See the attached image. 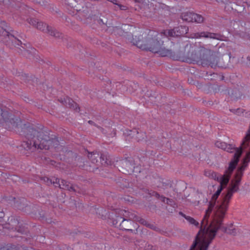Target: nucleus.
<instances>
[{
    "label": "nucleus",
    "instance_id": "nucleus-1",
    "mask_svg": "<svg viewBox=\"0 0 250 250\" xmlns=\"http://www.w3.org/2000/svg\"><path fill=\"white\" fill-rule=\"evenodd\" d=\"M243 172L241 170H237L235 174L234 178L232 179L229 186L228 189V192L221 203H217L215 208V217L210 228L207 230V235L210 237V241L207 242L202 249L199 250H206L212 240L215 237L218 229L222 230L223 232L230 234H233L235 229H228L227 228L222 226V222L225 214L228 208V207L233 193L239 190V186L240 184Z\"/></svg>",
    "mask_w": 250,
    "mask_h": 250
},
{
    "label": "nucleus",
    "instance_id": "nucleus-2",
    "mask_svg": "<svg viewBox=\"0 0 250 250\" xmlns=\"http://www.w3.org/2000/svg\"><path fill=\"white\" fill-rule=\"evenodd\" d=\"M161 35L154 32L150 31L146 35L140 31L134 32L131 38H128L129 41L138 48L158 54L161 57H171V50L163 46V42L160 40Z\"/></svg>",
    "mask_w": 250,
    "mask_h": 250
},
{
    "label": "nucleus",
    "instance_id": "nucleus-3",
    "mask_svg": "<svg viewBox=\"0 0 250 250\" xmlns=\"http://www.w3.org/2000/svg\"><path fill=\"white\" fill-rule=\"evenodd\" d=\"M219 196L216 195L215 193L212 195L211 201L209 202V206L208 209L206 211L204 217L202 220L201 224V229L197 234L196 238L191 246L189 250H199L202 249L203 247L206 244L207 242L210 241V237L207 235V230L210 228V226L214 220L215 217V212L216 209L214 208V213L213 220L209 227L207 228L208 224V219L210 213L214 208L216 204V201ZM216 207V206L215 207ZM208 246L206 250H207Z\"/></svg>",
    "mask_w": 250,
    "mask_h": 250
},
{
    "label": "nucleus",
    "instance_id": "nucleus-4",
    "mask_svg": "<svg viewBox=\"0 0 250 250\" xmlns=\"http://www.w3.org/2000/svg\"><path fill=\"white\" fill-rule=\"evenodd\" d=\"M219 196L216 195L215 193L212 195L211 201L209 202V206L208 209L206 211L204 217L202 220L201 224V229L197 234L196 238L191 246L189 250H199L202 249L203 247L206 244L207 242L210 241V237L207 235V230L210 228V226L214 220L215 217V212L216 209L214 208V213L213 220L209 227L207 228L208 224V219L210 213L214 208L216 204V201ZM216 207V206L215 207ZM208 246L206 250H207Z\"/></svg>",
    "mask_w": 250,
    "mask_h": 250
},
{
    "label": "nucleus",
    "instance_id": "nucleus-5",
    "mask_svg": "<svg viewBox=\"0 0 250 250\" xmlns=\"http://www.w3.org/2000/svg\"><path fill=\"white\" fill-rule=\"evenodd\" d=\"M26 137L28 141L22 144L25 149L33 151L36 149H48L49 144L53 141L48 139V135L43 131H38L33 128L27 129Z\"/></svg>",
    "mask_w": 250,
    "mask_h": 250
},
{
    "label": "nucleus",
    "instance_id": "nucleus-6",
    "mask_svg": "<svg viewBox=\"0 0 250 250\" xmlns=\"http://www.w3.org/2000/svg\"><path fill=\"white\" fill-rule=\"evenodd\" d=\"M239 154L240 155V153ZM239 154H236L234 156V159L231 160L229 162L228 168L226 170L225 173L223 175H219L214 172H212L211 176L214 180L219 182L220 185H224L226 186L228 184L230 175L238 164Z\"/></svg>",
    "mask_w": 250,
    "mask_h": 250
},
{
    "label": "nucleus",
    "instance_id": "nucleus-7",
    "mask_svg": "<svg viewBox=\"0 0 250 250\" xmlns=\"http://www.w3.org/2000/svg\"><path fill=\"white\" fill-rule=\"evenodd\" d=\"M20 122L19 118H15L12 114L0 108V125H5L9 128H16Z\"/></svg>",
    "mask_w": 250,
    "mask_h": 250
},
{
    "label": "nucleus",
    "instance_id": "nucleus-8",
    "mask_svg": "<svg viewBox=\"0 0 250 250\" xmlns=\"http://www.w3.org/2000/svg\"><path fill=\"white\" fill-rule=\"evenodd\" d=\"M215 145L217 147L220 148L222 149L226 150L227 151H228L229 152L232 153V152H234L235 153L233 155V158L232 160L234 159V156H235L236 154L238 155V154L240 153V155L239 154V156L238 157V160H239V158L242 154L241 147H240V148L236 147L235 146H234L233 145L227 144L226 143L220 141H217L215 143Z\"/></svg>",
    "mask_w": 250,
    "mask_h": 250
},
{
    "label": "nucleus",
    "instance_id": "nucleus-9",
    "mask_svg": "<svg viewBox=\"0 0 250 250\" xmlns=\"http://www.w3.org/2000/svg\"><path fill=\"white\" fill-rule=\"evenodd\" d=\"M21 48L22 49L20 48V49L22 52H25V54L31 53L29 57L32 61L38 62L41 61L40 57L39 56L36 49L30 47V45L24 44L23 46H21Z\"/></svg>",
    "mask_w": 250,
    "mask_h": 250
},
{
    "label": "nucleus",
    "instance_id": "nucleus-10",
    "mask_svg": "<svg viewBox=\"0 0 250 250\" xmlns=\"http://www.w3.org/2000/svg\"><path fill=\"white\" fill-rule=\"evenodd\" d=\"M134 161L132 158L125 159L122 162V167L123 172L130 174L134 171L135 167Z\"/></svg>",
    "mask_w": 250,
    "mask_h": 250
},
{
    "label": "nucleus",
    "instance_id": "nucleus-11",
    "mask_svg": "<svg viewBox=\"0 0 250 250\" xmlns=\"http://www.w3.org/2000/svg\"><path fill=\"white\" fill-rule=\"evenodd\" d=\"M53 185L55 187L58 186L60 188L68 190L70 191H75L76 189L73 185L64 180H62L61 184L60 183V180L58 178L55 179V182H53Z\"/></svg>",
    "mask_w": 250,
    "mask_h": 250
},
{
    "label": "nucleus",
    "instance_id": "nucleus-12",
    "mask_svg": "<svg viewBox=\"0 0 250 250\" xmlns=\"http://www.w3.org/2000/svg\"><path fill=\"white\" fill-rule=\"evenodd\" d=\"M0 35H1L4 37V39L6 42H11L15 46H19L21 44V42L20 41L16 39L14 36H13L11 34H9L5 29H2L0 31Z\"/></svg>",
    "mask_w": 250,
    "mask_h": 250
},
{
    "label": "nucleus",
    "instance_id": "nucleus-13",
    "mask_svg": "<svg viewBox=\"0 0 250 250\" xmlns=\"http://www.w3.org/2000/svg\"><path fill=\"white\" fill-rule=\"evenodd\" d=\"M62 103L66 106L72 107L77 111H79L80 108L77 104L68 97L64 98L63 100L62 101Z\"/></svg>",
    "mask_w": 250,
    "mask_h": 250
},
{
    "label": "nucleus",
    "instance_id": "nucleus-14",
    "mask_svg": "<svg viewBox=\"0 0 250 250\" xmlns=\"http://www.w3.org/2000/svg\"><path fill=\"white\" fill-rule=\"evenodd\" d=\"M134 224L133 222L124 218L120 223V227L123 229L132 231L133 230L131 229V226Z\"/></svg>",
    "mask_w": 250,
    "mask_h": 250
},
{
    "label": "nucleus",
    "instance_id": "nucleus-15",
    "mask_svg": "<svg viewBox=\"0 0 250 250\" xmlns=\"http://www.w3.org/2000/svg\"><path fill=\"white\" fill-rule=\"evenodd\" d=\"M121 214L123 215V219L125 218L128 220H134L135 221L137 218V215L134 212H130L126 210H121Z\"/></svg>",
    "mask_w": 250,
    "mask_h": 250
},
{
    "label": "nucleus",
    "instance_id": "nucleus-16",
    "mask_svg": "<svg viewBox=\"0 0 250 250\" xmlns=\"http://www.w3.org/2000/svg\"><path fill=\"white\" fill-rule=\"evenodd\" d=\"M28 22L30 24H32L33 26H36L37 28L39 29L40 30H45L46 24L42 22H39L35 19H32L28 21Z\"/></svg>",
    "mask_w": 250,
    "mask_h": 250
},
{
    "label": "nucleus",
    "instance_id": "nucleus-17",
    "mask_svg": "<svg viewBox=\"0 0 250 250\" xmlns=\"http://www.w3.org/2000/svg\"><path fill=\"white\" fill-rule=\"evenodd\" d=\"M149 194L151 196H155L157 198L159 199L162 202L166 203L167 204L171 205V203H172V201L171 199L166 198L163 196H160L157 192H156L155 191H151V192L149 193Z\"/></svg>",
    "mask_w": 250,
    "mask_h": 250
},
{
    "label": "nucleus",
    "instance_id": "nucleus-18",
    "mask_svg": "<svg viewBox=\"0 0 250 250\" xmlns=\"http://www.w3.org/2000/svg\"><path fill=\"white\" fill-rule=\"evenodd\" d=\"M164 34L166 36L168 37L179 36L182 35V34L181 33V32H179V31L177 30V28L165 31L164 32Z\"/></svg>",
    "mask_w": 250,
    "mask_h": 250
},
{
    "label": "nucleus",
    "instance_id": "nucleus-19",
    "mask_svg": "<svg viewBox=\"0 0 250 250\" xmlns=\"http://www.w3.org/2000/svg\"><path fill=\"white\" fill-rule=\"evenodd\" d=\"M179 214L184 217L190 224L194 225L196 226H198L199 225V223L193 218L185 215L182 212H179Z\"/></svg>",
    "mask_w": 250,
    "mask_h": 250
},
{
    "label": "nucleus",
    "instance_id": "nucleus-20",
    "mask_svg": "<svg viewBox=\"0 0 250 250\" xmlns=\"http://www.w3.org/2000/svg\"><path fill=\"white\" fill-rule=\"evenodd\" d=\"M192 16V21L191 22H195L197 23H201L203 21V18L200 15L193 13V15H189Z\"/></svg>",
    "mask_w": 250,
    "mask_h": 250
},
{
    "label": "nucleus",
    "instance_id": "nucleus-21",
    "mask_svg": "<svg viewBox=\"0 0 250 250\" xmlns=\"http://www.w3.org/2000/svg\"><path fill=\"white\" fill-rule=\"evenodd\" d=\"M189 15H193V13L191 12H186L183 13L182 15V18L184 21L191 22L192 21V16H189Z\"/></svg>",
    "mask_w": 250,
    "mask_h": 250
},
{
    "label": "nucleus",
    "instance_id": "nucleus-22",
    "mask_svg": "<svg viewBox=\"0 0 250 250\" xmlns=\"http://www.w3.org/2000/svg\"><path fill=\"white\" fill-rule=\"evenodd\" d=\"M99 155L97 152H93L91 153H89L88 155V158L91 160L93 163H95L97 162V158L99 157Z\"/></svg>",
    "mask_w": 250,
    "mask_h": 250
},
{
    "label": "nucleus",
    "instance_id": "nucleus-23",
    "mask_svg": "<svg viewBox=\"0 0 250 250\" xmlns=\"http://www.w3.org/2000/svg\"><path fill=\"white\" fill-rule=\"evenodd\" d=\"M210 67L212 68H216V67L221 68H227L228 67V64L225 63H210Z\"/></svg>",
    "mask_w": 250,
    "mask_h": 250
},
{
    "label": "nucleus",
    "instance_id": "nucleus-24",
    "mask_svg": "<svg viewBox=\"0 0 250 250\" xmlns=\"http://www.w3.org/2000/svg\"><path fill=\"white\" fill-rule=\"evenodd\" d=\"M200 37L210 38L212 39H218L215 34L210 33H202Z\"/></svg>",
    "mask_w": 250,
    "mask_h": 250
},
{
    "label": "nucleus",
    "instance_id": "nucleus-25",
    "mask_svg": "<svg viewBox=\"0 0 250 250\" xmlns=\"http://www.w3.org/2000/svg\"><path fill=\"white\" fill-rule=\"evenodd\" d=\"M55 178H53V179H49L48 177H44L43 180L47 185H50L52 184L53 185V182H55Z\"/></svg>",
    "mask_w": 250,
    "mask_h": 250
},
{
    "label": "nucleus",
    "instance_id": "nucleus-26",
    "mask_svg": "<svg viewBox=\"0 0 250 250\" xmlns=\"http://www.w3.org/2000/svg\"><path fill=\"white\" fill-rule=\"evenodd\" d=\"M135 221H138L140 222L141 224H143L144 225L148 226L150 228L151 227L150 225L147 224L146 221L145 219L141 218L140 217L138 216H137Z\"/></svg>",
    "mask_w": 250,
    "mask_h": 250
},
{
    "label": "nucleus",
    "instance_id": "nucleus-27",
    "mask_svg": "<svg viewBox=\"0 0 250 250\" xmlns=\"http://www.w3.org/2000/svg\"><path fill=\"white\" fill-rule=\"evenodd\" d=\"M101 161L102 163L103 164L104 163L107 164V155L104 154H101L100 156Z\"/></svg>",
    "mask_w": 250,
    "mask_h": 250
},
{
    "label": "nucleus",
    "instance_id": "nucleus-28",
    "mask_svg": "<svg viewBox=\"0 0 250 250\" xmlns=\"http://www.w3.org/2000/svg\"><path fill=\"white\" fill-rule=\"evenodd\" d=\"M224 186H225L224 185H220L219 187L218 188L217 190L216 191V192H215V194L216 195L219 196L220 195L221 191L222 190L223 188H224Z\"/></svg>",
    "mask_w": 250,
    "mask_h": 250
},
{
    "label": "nucleus",
    "instance_id": "nucleus-29",
    "mask_svg": "<svg viewBox=\"0 0 250 250\" xmlns=\"http://www.w3.org/2000/svg\"><path fill=\"white\" fill-rule=\"evenodd\" d=\"M129 132L130 133H129V135H132L134 136L135 135H139V133L137 130H130Z\"/></svg>",
    "mask_w": 250,
    "mask_h": 250
},
{
    "label": "nucleus",
    "instance_id": "nucleus-30",
    "mask_svg": "<svg viewBox=\"0 0 250 250\" xmlns=\"http://www.w3.org/2000/svg\"><path fill=\"white\" fill-rule=\"evenodd\" d=\"M125 27H127L126 29H128L129 28H130V30H132L134 29V28H133L132 26H130L129 25H125L124 28L126 29Z\"/></svg>",
    "mask_w": 250,
    "mask_h": 250
},
{
    "label": "nucleus",
    "instance_id": "nucleus-31",
    "mask_svg": "<svg viewBox=\"0 0 250 250\" xmlns=\"http://www.w3.org/2000/svg\"><path fill=\"white\" fill-rule=\"evenodd\" d=\"M118 220L119 221H121L122 219V217H119V216H118V218H117Z\"/></svg>",
    "mask_w": 250,
    "mask_h": 250
},
{
    "label": "nucleus",
    "instance_id": "nucleus-32",
    "mask_svg": "<svg viewBox=\"0 0 250 250\" xmlns=\"http://www.w3.org/2000/svg\"><path fill=\"white\" fill-rule=\"evenodd\" d=\"M135 139H136L137 141H140V140H141V139L139 138V137H138V136H136V138H135Z\"/></svg>",
    "mask_w": 250,
    "mask_h": 250
},
{
    "label": "nucleus",
    "instance_id": "nucleus-33",
    "mask_svg": "<svg viewBox=\"0 0 250 250\" xmlns=\"http://www.w3.org/2000/svg\"><path fill=\"white\" fill-rule=\"evenodd\" d=\"M148 2H151L152 1H153L155 3L156 2V1H155L154 0H147Z\"/></svg>",
    "mask_w": 250,
    "mask_h": 250
},
{
    "label": "nucleus",
    "instance_id": "nucleus-34",
    "mask_svg": "<svg viewBox=\"0 0 250 250\" xmlns=\"http://www.w3.org/2000/svg\"><path fill=\"white\" fill-rule=\"evenodd\" d=\"M88 123H89V124H92L93 123V122H92V121H88Z\"/></svg>",
    "mask_w": 250,
    "mask_h": 250
},
{
    "label": "nucleus",
    "instance_id": "nucleus-35",
    "mask_svg": "<svg viewBox=\"0 0 250 250\" xmlns=\"http://www.w3.org/2000/svg\"><path fill=\"white\" fill-rule=\"evenodd\" d=\"M120 8L121 9H122V10L124 9L122 7V6H120Z\"/></svg>",
    "mask_w": 250,
    "mask_h": 250
},
{
    "label": "nucleus",
    "instance_id": "nucleus-36",
    "mask_svg": "<svg viewBox=\"0 0 250 250\" xmlns=\"http://www.w3.org/2000/svg\"><path fill=\"white\" fill-rule=\"evenodd\" d=\"M181 29H185V31H187V29H186V28H182H182H181Z\"/></svg>",
    "mask_w": 250,
    "mask_h": 250
},
{
    "label": "nucleus",
    "instance_id": "nucleus-37",
    "mask_svg": "<svg viewBox=\"0 0 250 250\" xmlns=\"http://www.w3.org/2000/svg\"><path fill=\"white\" fill-rule=\"evenodd\" d=\"M248 60L250 61V57H248Z\"/></svg>",
    "mask_w": 250,
    "mask_h": 250
},
{
    "label": "nucleus",
    "instance_id": "nucleus-38",
    "mask_svg": "<svg viewBox=\"0 0 250 250\" xmlns=\"http://www.w3.org/2000/svg\"><path fill=\"white\" fill-rule=\"evenodd\" d=\"M13 177L15 178H17L16 176H13Z\"/></svg>",
    "mask_w": 250,
    "mask_h": 250
},
{
    "label": "nucleus",
    "instance_id": "nucleus-39",
    "mask_svg": "<svg viewBox=\"0 0 250 250\" xmlns=\"http://www.w3.org/2000/svg\"><path fill=\"white\" fill-rule=\"evenodd\" d=\"M135 1H138V0H135Z\"/></svg>",
    "mask_w": 250,
    "mask_h": 250
}]
</instances>
